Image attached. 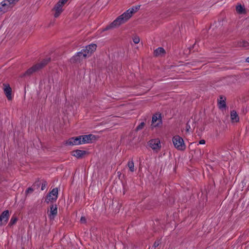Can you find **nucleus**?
<instances>
[{"mask_svg": "<svg viewBox=\"0 0 249 249\" xmlns=\"http://www.w3.org/2000/svg\"><path fill=\"white\" fill-rule=\"evenodd\" d=\"M226 107V103L223 97H220V100L219 101V107L220 108H225Z\"/></svg>", "mask_w": 249, "mask_h": 249, "instance_id": "nucleus-20", "label": "nucleus"}, {"mask_svg": "<svg viewBox=\"0 0 249 249\" xmlns=\"http://www.w3.org/2000/svg\"><path fill=\"white\" fill-rule=\"evenodd\" d=\"M58 197V190L57 188H53L48 194L46 199L47 203L55 201Z\"/></svg>", "mask_w": 249, "mask_h": 249, "instance_id": "nucleus-6", "label": "nucleus"}, {"mask_svg": "<svg viewBox=\"0 0 249 249\" xmlns=\"http://www.w3.org/2000/svg\"><path fill=\"white\" fill-rule=\"evenodd\" d=\"M62 2H64V3H66L68 0H60Z\"/></svg>", "mask_w": 249, "mask_h": 249, "instance_id": "nucleus-33", "label": "nucleus"}, {"mask_svg": "<svg viewBox=\"0 0 249 249\" xmlns=\"http://www.w3.org/2000/svg\"><path fill=\"white\" fill-rule=\"evenodd\" d=\"M33 192V189L31 188H29L26 191V194H30L32 193Z\"/></svg>", "mask_w": 249, "mask_h": 249, "instance_id": "nucleus-27", "label": "nucleus"}, {"mask_svg": "<svg viewBox=\"0 0 249 249\" xmlns=\"http://www.w3.org/2000/svg\"><path fill=\"white\" fill-rule=\"evenodd\" d=\"M65 3L59 0L54 6L53 10L54 11V17L58 18L63 12V6Z\"/></svg>", "mask_w": 249, "mask_h": 249, "instance_id": "nucleus-7", "label": "nucleus"}, {"mask_svg": "<svg viewBox=\"0 0 249 249\" xmlns=\"http://www.w3.org/2000/svg\"><path fill=\"white\" fill-rule=\"evenodd\" d=\"M80 222L82 223H85L86 222V219L85 217L82 216L80 219Z\"/></svg>", "mask_w": 249, "mask_h": 249, "instance_id": "nucleus-26", "label": "nucleus"}, {"mask_svg": "<svg viewBox=\"0 0 249 249\" xmlns=\"http://www.w3.org/2000/svg\"><path fill=\"white\" fill-rule=\"evenodd\" d=\"M87 154V152L86 151L79 149L73 150L71 152V155L77 159L83 158Z\"/></svg>", "mask_w": 249, "mask_h": 249, "instance_id": "nucleus-11", "label": "nucleus"}, {"mask_svg": "<svg viewBox=\"0 0 249 249\" xmlns=\"http://www.w3.org/2000/svg\"><path fill=\"white\" fill-rule=\"evenodd\" d=\"M80 137H81V141L82 143L92 142L93 141L95 140V136L92 134L80 136Z\"/></svg>", "mask_w": 249, "mask_h": 249, "instance_id": "nucleus-12", "label": "nucleus"}, {"mask_svg": "<svg viewBox=\"0 0 249 249\" xmlns=\"http://www.w3.org/2000/svg\"><path fill=\"white\" fill-rule=\"evenodd\" d=\"M139 8V6L129 8L107 26L105 30L117 28L131 18L134 13L138 11Z\"/></svg>", "mask_w": 249, "mask_h": 249, "instance_id": "nucleus-1", "label": "nucleus"}, {"mask_svg": "<svg viewBox=\"0 0 249 249\" xmlns=\"http://www.w3.org/2000/svg\"><path fill=\"white\" fill-rule=\"evenodd\" d=\"M50 59H45L42 62L37 64L32 67L29 69L24 74V75H29L33 73L34 72L42 68L45 65H46L48 62L49 61Z\"/></svg>", "mask_w": 249, "mask_h": 249, "instance_id": "nucleus-4", "label": "nucleus"}, {"mask_svg": "<svg viewBox=\"0 0 249 249\" xmlns=\"http://www.w3.org/2000/svg\"><path fill=\"white\" fill-rule=\"evenodd\" d=\"M62 2H64V3H66L68 0H60Z\"/></svg>", "mask_w": 249, "mask_h": 249, "instance_id": "nucleus-31", "label": "nucleus"}, {"mask_svg": "<svg viewBox=\"0 0 249 249\" xmlns=\"http://www.w3.org/2000/svg\"><path fill=\"white\" fill-rule=\"evenodd\" d=\"M236 12L239 14H242L245 13V8L244 6L241 4H237L236 6Z\"/></svg>", "mask_w": 249, "mask_h": 249, "instance_id": "nucleus-18", "label": "nucleus"}, {"mask_svg": "<svg viewBox=\"0 0 249 249\" xmlns=\"http://www.w3.org/2000/svg\"><path fill=\"white\" fill-rule=\"evenodd\" d=\"M8 12L2 2L0 3V16Z\"/></svg>", "mask_w": 249, "mask_h": 249, "instance_id": "nucleus-21", "label": "nucleus"}, {"mask_svg": "<svg viewBox=\"0 0 249 249\" xmlns=\"http://www.w3.org/2000/svg\"><path fill=\"white\" fill-rule=\"evenodd\" d=\"M17 221V218L16 217H12L10 220V223L11 225H13V224H14L15 223H16Z\"/></svg>", "mask_w": 249, "mask_h": 249, "instance_id": "nucleus-23", "label": "nucleus"}, {"mask_svg": "<svg viewBox=\"0 0 249 249\" xmlns=\"http://www.w3.org/2000/svg\"><path fill=\"white\" fill-rule=\"evenodd\" d=\"M149 146L154 150L159 151L161 147L160 142L159 139H152L149 142Z\"/></svg>", "mask_w": 249, "mask_h": 249, "instance_id": "nucleus-8", "label": "nucleus"}, {"mask_svg": "<svg viewBox=\"0 0 249 249\" xmlns=\"http://www.w3.org/2000/svg\"><path fill=\"white\" fill-rule=\"evenodd\" d=\"M162 120L160 114L154 115L152 119L151 126L153 127H160L161 125Z\"/></svg>", "mask_w": 249, "mask_h": 249, "instance_id": "nucleus-5", "label": "nucleus"}, {"mask_svg": "<svg viewBox=\"0 0 249 249\" xmlns=\"http://www.w3.org/2000/svg\"><path fill=\"white\" fill-rule=\"evenodd\" d=\"M190 129V126L189 125H187L186 128V131H187V132L189 131Z\"/></svg>", "mask_w": 249, "mask_h": 249, "instance_id": "nucleus-30", "label": "nucleus"}, {"mask_svg": "<svg viewBox=\"0 0 249 249\" xmlns=\"http://www.w3.org/2000/svg\"><path fill=\"white\" fill-rule=\"evenodd\" d=\"M3 90H4V93H5L7 98L9 100H11L12 98V94H11V92H12L11 88H10V87L9 86V85H7L6 84H3Z\"/></svg>", "mask_w": 249, "mask_h": 249, "instance_id": "nucleus-15", "label": "nucleus"}, {"mask_svg": "<svg viewBox=\"0 0 249 249\" xmlns=\"http://www.w3.org/2000/svg\"><path fill=\"white\" fill-rule=\"evenodd\" d=\"M160 244V242L159 241H155L154 244V246L155 248L158 247Z\"/></svg>", "mask_w": 249, "mask_h": 249, "instance_id": "nucleus-28", "label": "nucleus"}, {"mask_svg": "<svg viewBox=\"0 0 249 249\" xmlns=\"http://www.w3.org/2000/svg\"><path fill=\"white\" fill-rule=\"evenodd\" d=\"M140 38L138 36H135L133 37V41L134 43L138 44L140 42Z\"/></svg>", "mask_w": 249, "mask_h": 249, "instance_id": "nucleus-22", "label": "nucleus"}, {"mask_svg": "<svg viewBox=\"0 0 249 249\" xmlns=\"http://www.w3.org/2000/svg\"><path fill=\"white\" fill-rule=\"evenodd\" d=\"M144 125V123L143 122L141 123L137 127V130H139L142 129Z\"/></svg>", "mask_w": 249, "mask_h": 249, "instance_id": "nucleus-24", "label": "nucleus"}, {"mask_svg": "<svg viewBox=\"0 0 249 249\" xmlns=\"http://www.w3.org/2000/svg\"><path fill=\"white\" fill-rule=\"evenodd\" d=\"M127 166L131 172H133L135 171L134 164L132 160L128 161Z\"/></svg>", "mask_w": 249, "mask_h": 249, "instance_id": "nucleus-19", "label": "nucleus"}, {"mask_svg": "<svg viewBox=\"0 0 249 249\" xmlns=\"http://www.w3.org/2000/svg\"><path fill=\"white\" fill-rule=\"evenodd\" d=\"M62 2H64V3H66L68 0H60Z\"/></svg>", "mask_w": 249, "mask_h": 249, "instance_id": "nucleus-34", "label": "nucleus"}, {"mask_svg": "<svg viewBox=\"0 0 249 249\" xmlns=\"http://www.w3.org/2000/svg\"><path fill=\"white\" fill-rule=\"evenodd\" d=\"M231 118L233 123H237L239 121V117L236 111L232 110L231 112Z\"/></svg>", "mask_w": 249, "mask_h": 249, "instance_id": "nucleus-17", "label": "nucleus"}, {"mask_svg": "<svg viewBox=\"0 0 249 249\" xmlns=\"http://www.w3.org/2000/svg\"><path fill=\"white\" fill-rule=\"evenodd\" d=\"M57 214V207L56 205L50 206V211L49 213V217L50 219H53Z\"/></svg>", "mask_w": 249, "mask_h": 249, "instance_id": "nucleus-14", "label": "nucleus"}, {"mask_svg": "<svg viewBox=\"0 0 249 249\" xmlns=\"http://www.w3.org/2000/svg\"><path fill=\"white\" fill-rule=\"evenodd\" d=\"M66 144L69 145H79L82 144L81 137L79 136L69 139L66 142Z\"/></svg>", "mask_w": 249, "mask_h": 249, "instance_id": "nucleus-10", "label": "nucleus"}, {"mask_svg": "<svg viewBox=\"0 0 249 249\" xmlns=\"http://www.w3.org/2000/svg\"><path fill=\"white\" fill-rule=\"evenodd\" d=\"M97 46L95 44H91L86 47L85 49L78 52L77 55L73 57L74 60L78 61L83 58L89 56L95 51Z\"/></svg>", "mask_w": 249, "mask_h": 249, "instance_id": "nucleus-2", "label": "nucleus"}, {"mask_svg": "<svg viewBox=\"0 0 249 249\" xmlns=\"http://www.w3.org/2000/svg\"><path fill=\"white\" fill-rule=\"evenodd\" d=\"M19 0H3L2 3L7 11L11 10Z\"/></svg>", "mask_w": 249, "mask_h": 249, "instance_id": "nucleus-9", "label": "nucleus"}, {"mask_svg": "<svg viewBox=\"0 0 249 249\" xmlns=\"http://www.w3.org/2000/svg\"><path fill=\"white\" fill-rule=\"evenodd\" d=\"M205 143V141L204 140H201L199 142V144H204Z\"/></svg>", "mask_w": 249, "mask_h": 249, "instance_id": "nucleus-29", "label": "nucleus"}, {"mask_svg": "<svg viewBox=\"0 0 249 249\" xmlns=\"http://www.w3.org/2000/svg\"><path fill=\"white\" fill-rule=\"evenodd\" d=\"M165 53V51L163 48L159 47L155 50L154 53L156 56H162Z\"/></svg>", "mask_w": 249, "mask_h": 249, "instance_id": "nucleus-16", "label": "nucleus"}, {"mask_svg": "<svg viewBox=\"0 0 249 249\" xmlns=\"http://www.w3.org/2000/svg\"><path fill=\"white\" fill-rule=\"evenodd\" d=\"M62 2H64V3H66L68 0H60Z\"/></svg>", "mask_w": 249, "mask_h": 249, "instance_id": "nucleus-32", "label": "nucleus"}, {"mask_svg": "<svg viewBox=\"0 0 249 249\" xmlns=\"http://www.w3.org/2000/svg\"><path fill=\"white\" fill-rule=\"evenodd\" d=\"M47 185V183H46V182L45 181V182H43L41 185V190H44L45 188L46 187Z\"/></svg>", "mask_w": 249, "mask_h": 249, "instance_id": "nucleus-25", "label": "nucleus"}, {"mask_svg": "<svg viewBox=\"0 0 249 249\" xmlns=\"http://www.w3.org/2000/svg\"><path fill=\"white\" fill-rule=\"evenodd\" d=\"M246 62L249 63V57H247L246 59Z\"/></svg>", "mask_w": 249, "mask_h": 249, "instance_id": "nucleus-35", "label": "nucleus"}, {"mask_svg": "<svg viewBox=\"0 0 249 249\" xmlns=\"http://www.w3.org/2000/svg\"><path fill=\"white\" fill-rule=\"evenodd\" d=\"M9 214L8 210L4 211L0 216V225L5 224L9 218Z\"/></svg>", "mask_w": 249, "mask_h": 249, "instance_id": "nucleus-13", "label": "nucleus"}, {"mask_svg": "<svg viewBox=\"0 0 249 249\" xmlns=\"http://www.w3.org/2000/svg\"><path fill=\"white\" fill-rule=\"evenodd\" d=\"M173 143L176 148L178 150H184L185 149V144L183 139L178 135H176L172 138Z\"/></svg>", "mask_w": 249, "mask_h": 249, "instance_id": "nucleus-3", "label": "nucleus"}]
</instances>
